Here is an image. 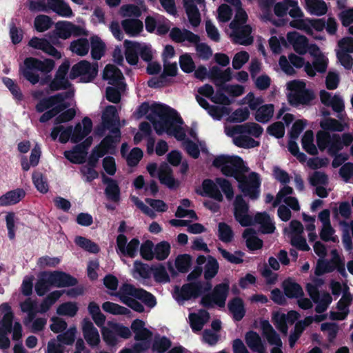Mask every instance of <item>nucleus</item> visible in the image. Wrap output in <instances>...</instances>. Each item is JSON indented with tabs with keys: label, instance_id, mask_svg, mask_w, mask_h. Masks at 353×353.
Returning <instances> with one entry per match:
<instances>
[{
	"label": "nucleus",
	"instance_id": "1",
	"mask_svg": "<svg viewBox=\"0 0 353 353\" xmlns=\"http://www.w3.org/2000/svg\"><path fill=\"white\" fill-rule=\"evenodd\" d=\"M137 118L145 116L152 123L157 134H166L174 137L181 141L182 146L187 153L194 159H197L200 150L205 151L204 143H196V132L192 128H185L181 118L170 107L160 103L141 104L135 112Z\"/></svg>",
	"mask_w": 353,
	"mask_h": 353
},
{
	"label": "nucleus",
	"instance_id": "2",
	"mask_svg": "<svg viewBox=\"0 0 353 353\" xmlns=\"http://www.w3.org/2000/svg\"><path fill=\"white\" fill-rule=\"evenodd\" d=\"M213 165L226 176H233L239 183V188L251 199H256L260 194L261 181L255 172L249 173L243 160L236 156L219 155L213 161Z\"/></svg>",
	"mask_w": 353,
	"mask_h": 353
},
{
	"label": "nucleus",
	"instance_id": "3",
	"mask_svg": "<svg viewBox=\"0 0 353 353\" xmlns=\"http://www.w3.org/2000/svg\"><path fill=\"white\" fill-rule=\"evenodd\" d=\"M72 96L73 92L69 90L40 101L36 105V110L39 112L49 110L41 115L39 121L44 123L54 117L57 123L72 120L76 114L74 109L70 108L73 103Z\"/></svg>",
	"mask_w": 353,
	"mask_h": 353
},
{
	"label": "nucleus",
	"instance_id": "4",
	"mask_svg": "<svg viewBox=\"0 0 353 353\" xmlns=\"http://www.w3.org/2000/svg\"><path fill=\"white\" fill-rule=\"evenodd\" d=\"M102 124L105 128L112 129L110 131V134L106 137L93 150L92 156L96 159L114 150L116 145L120 141L121 132L119 130L120 122L117 110L114 106L109 105L105 109L102 114Z\"/></svg>",
	"mask_w": 353,
	"mask_h": 353
},
{
	"label": "nucleus",
	"instance_id": "5",
	"mask_svg": "<svg viewBox=\"0 0 353 353\" xmlns=\"http://www.w3.org/2000/svg\"><path fill=\"white\" fill-rule=\"evenodd\" d=\"M225 134L232 139L233 143L240 148H252L259 145V142L252 137H259L263 128L256 123H247L242 125L225 124Z\"/></svg>",
	"mask_w": 353,
	"mask_h": 353
},
{
	"label": "nucleus",
	"instance_id": "6",
	"mask_svg": "<svg viewBox=\"0 0 353 353\" xmlns=\"http://www.w3.org/2000/svg\"><path fill=\"white\" fill-rule=\"evenodd\" d=\"M224 1L235 8L234 18L230 23V37L236 43L244 46L251 44L253 42V37L251 35L252 29L250 25L245 24L248 16L242 8L241 0Z\"/></svg>",
	"mask_w": 353,
	"mask_h": 353
},
{
	"label": "nucleus",
	"instance_id": "7",
	"mask_svg": "<svg viewBox=\"0 0 353 353\" xmlns=\"http://www.w3.org/2000/svg\"><path fill=\"white\" fill-rule=\"evenodd\" d=\"M110 294L117 296L121 302L138 312H143L144 307L137 299L141 300L150 307H153L157 304L152 294L130 284H123L117 293Z\"/></svg>",
	"mask_w": 353,
	"mask_h": 353
},
{
	"label": "nucleus",
	"instance_id": "8",
	"mask_svg": "<svg viewBox=\"0 0 353 353\" xmlns=\"http://www.w3.org/2000/svg\"><path fill=\"white\" fill-rule=\"evenodd\" d=\"M14 314L11 306L3 303L0 305V349L7 350L10 346L8 334H12V339L18 341L22 337V326L19 321L12 324Z\"/></svg>",
	"mask_w": 353,
	"mask_h": 353
},
{
	"label": "nucleus",
	"instance_id": "9",
	"mask_svg": "<svg viewBox=\"0 0 353 353\" xmlns=\"http://www.w3.org/2000/svg\"><path fill=\"white\" fill-rule=\"evenodd\" d=\"M248 206L241 196H237L234 201V216L236 220L242 225L248 226L254 223L261 226L263 233H272L275 230V226L270 216L266 213H259L254 220L248 215Z\"/></svg>",
	"mask_w": 353,
	"mask_h": 353
},
{
	"label": "nucleus",
	"instance_id": "10",
	"mask_svg": "<svg viewBox=\"0 0 353 353\" xmlns=\"http://www.w3.org/2000/svg\"><path fill=\"white\" fill-rule=\"evenodd\" d=\"M54 67V62L52 59H46L43 61L34 57L26 58L23 63L20 65V73L32 84L39 82V76L37 71L48 73Z\"/></svg>",
	"mask_w": 353,
	"mask_h": 353
},
{
	"label": "nucleus",
	"instance_id": "11",
	"mask_svg": "<svg viewBox=\"0 0 353 353\" xmlns=\"http://www.w3.org/2000/svg\"><path fill=\"white\" fill-rule=\"evenodd\" d=\"M286 95L289 103L294 107L307 105L314 98L312 91L307 88L303 80H292L286 83Z\"/></svg>",
	"mask_w": 353,
	"mask_h": 353
},
{
	"label": "nucleus",
	"instance_id": "12",
	"mask_svg": "<svg viewBox=\"0 0 353 353\" xmlns=\"http://www.w3.org/2000/svg\"><path fill=\"white\" fill-rule=\"evenodd\" d=\"M353 141L350 133H345L341 137L336 134H331L325 131H320L317 134V145L320 150H327L331 154H335L344 146L349 145Z\"/></svg>",
	"mask_w": 353,
	"mask_h": 353
},
{
	"label": "nucleus",
	"instance_id": "13",
	"mask_svg": "<svg viewBox=\"0 0 353 353\" xmlns=\"http://www.w3.org/2000/svg\"><path fill=\"white\" fill-rule=\"evenodd\" d=\"M219 188L225 193L228 199L232 198L234 193L230 183L227 180L221 178H217L215 181L204 180L202 183L201 190H197V192L201 196H208L220 202L223 200V195Z\"/></svg>",
	"mask_w": 353,
	"mask_h": 353
},
{
	"label": "nucleus",
	"instance_id": "14",
	"mask_svg": "<svg viewBox=\"0 0 353 353\" xmlns=\"http://www.w3.org/2000/svg\"><path fill=\"white\" fill-rule=\"evenodd\" d=\"M100 327L103 340L108 346L117 345L120 342L119 338L128 339L132 336L128 327L114 321H108L106 326Z\"/></svg>",
	"mask_w": 353,
	"mask_h": 353
},
{
	"label": "nucleus",
	"instance_id": "15",
	"mask_svg": "<svg viewBox=\"0 0 353 353\" xmlns=\"http://www.w3.org/2000/svg\"><path fill=\"white\" fill-rule=\"evenodd\" d=\"M330 255L331 259L330 261L325 260V259H319L315 269V274L320 276L337 270L342 276L346 277L347 274L345 268L343 258L335 249L330 252Z\"/></svg>",
	"mask_w": 353,
	"mask_h": 353
},
{
	"label": "nucleus",
	"instance_id": "16",
	"mask_svg": "<svg viewBox=\"0 0 353 353\" xmlns=\"http://www.w3.org/2000/svg\"><path fill=\"white\" fill-rule=\"evenodd\" d=\"M211 288L208 283L204 286L201 283H190L181 288L175 287L172 295L179 304L183 305L186 301L198 296L202 292L210 290Z\"/></svg>",
	"mask_w": 353,
	"mask_h": 353
},
{
	"label": "nucleus",
	"instance_id": "17",
	"mask_svg": "<svg viewBox=\"0 0 353 353\" xmlns=\"http://www.w3.org/2000/svg\"><path fill=\"white\" fill-rule=\"evenodd\" d=\"M98 72L97 63L90 64L88 61H81L72 68L70 73V79L80 78L82 82H90L96 76Z\"/></svg>",
	"mask_w": 353,
	"mask_h": 353
},
{
	"label": "nucleus",
	"instance_id": "18",
	"mask_svg": "<svg viewBox=\"0 0 353 353\" xmlns=\"http://www.w3.org/2000/svg\"><path fill=\"white\" fill-rule=\"evenodd\" d=\"M303 228L302 224L297 221H292L289 228L284 229L285 235L290 240L291 243L304 251L310 250V247L306 243L305 239L301 236Z\"/></svg>",
	"mask_w": 353,
	"mask_h": 353
},
{
	"label": "nucleus",
	"instance_id": "19",
	"mask_svg": "<svg viewBox=\"0 0 353 353\" xmlns=\"http://www.w3.org/2000/svg\"><path fill=\"white\" fill-rule=\"evenodd\" d=\"M256 328L259 329L268 343L273 346L272 349L281 350L283 343L279 335L274 330L272 325L267 320L260 319L254 323Z\"/></svg>",
	"mask_w": 353,
	"mask_h": 353
},
{
	"label": "nucleus",
	"instance_id": "20",
	"mask_svg": "<svg viewBox=\"0 0 353 353\" xmlns=\"http://www.w3.org/2000/svg\"><path fill=\"white\" fill-rule=\"evenodd\" d=\"M131 329L134 333L135 340L139 341L136 344H139L141 350H147L150 346L152 334L145 327V323L142 320L136 319L132 323Z\"/></svg>",
	"mask_w": 353,
	"mask_h": 353
},
{
	"label": "nucleus",
	"instance_id": "21",
	"mask_svg": "<svg viewBox=\"0 0 353 353\" xmlns=\"http://www.w3.org/2000/svg\"><path fill=\"white\" fill-rule=\"evenodd\" d=\"M228 290V283H223L216 285L211 296H205L202 299V304L207 307L213 306L214 305L223 307L225 303Z\"/></svg>",
	"mask_w": 353,
	"mask_h": 353
},
{
	"label": "nucleus",
	"instance_id": "22",
	"mask_svg": "<svg viewBox=\"0 0 353 353\" xmlns=\"http://www.w3.org/2000/svg\"><path fill=\"white\" fill-rule=\"evenodd\" d=\"M188 21L192 27H197L201 23V14L195 6L196 3L203 11H205V0H183Z\"/></svg>",
	"mask_w": 353,
	"mask_h": 353
},
{
	"label": "nucleus",
	"instance_id": "23",
	"mask_svg": "<svg viewBox=\"0 0 353 353\" xmlns=\"http://www.w3.org/2000/svg\"><path fill=\"white\" fill-rule=\"evenodd\" d=\"M139 248V241L133 239L128 242L127 238L123 234H119L117 239V252L119 254L134 258Z\"/></svg>",
	"mask_w": 353,
	"mask_h": 353
},
{
	"label": "nucleus",
	"instance_id": "24",
	"mask_svg": "<svg viewBox=\"0 0 353 353\" xmlns=\"http://www.w3.org/2000/svg\"><path fill=\"white\" fill-rule=\"evenodd\" d=\"M293 189L288 186L285 185L278 192L275 199L273 202V206L276 207L281 203L287 204L292 210L299 211L300 210L298 199L296 197L292 196Z\"/></svg>",
	"mask_w": 353,
	"mask_h": 353
},
{
	"label": "nucleus",
	"instance_id": "25",
	"mask_svg": "<svg viewBox=\"0 0 353 353\" xmlns=\"http://www.w3.org/2000/svg\"><path fill=\"white\" fill-rule=\"evenodd\" d=\"M92 143V138L89 137L80 145H77L72 150L65 151L64 152L65 157L73 163H81L86 157L87 148Z\"/></svg>",
	"mask_w": 353,
	"mask_h": 353
},
{
	"label": "nucleus",
	"instance_id": "26",
	"mask_svg": "<svg viewBox=\"0 0 353 353\" xmlns=\"http://www.w3.org/2000/svg\"><path fill=\"white\" fill-rule=\"evenodd\" d=\"M56 34L63 39L69 38L71 35H88L87 31L81 27L73 25L69 21H62L57 22L55 26Z\"/></svg>",
	"mask_w": 353,
	"mask_h": 353
},
{
	"label": "nucleus",
	"instance_id": "27",
	"mask_svg": "<svg viewBox=\"0 0 353 353\" xmlns=\"http://www.w3.org/2000/svg\"><path fill=\"white\" fill-rule=\"evenodd\" d=\"M28 46L39 50L45 52L46 54L52 56L56 59H61V54L59 52L48 40L45 38H39L37 37H32L28 43Z\"/></svg>",
	"mask_w": 353,
	"mask_h": 353
},
{
	"label": "nucleus",
	"instance_id": "28",
	"mask_svg": "<svg viewBox=\"0 0 353 353\" xmlns=\"http://www.w3.org/2000/svg\"><path fill=\"white\" fill-rule=\"evenodd\" d=\"M103 78L108 81L109 84L114 85L121 90H124L125 83L122 72L115 65L108 64L105 66Z\"/></svg>",
	"mask_w": 353,
	"mask_h": 353
},
{
	"label": "nucleus",
	"instance_id": "29",
	"mask_svg": "<svg viewBox=\"0 0 353 353\" xmlns=\"http://www.w3.org/2000/svg\"><path fill=\"white\" fill-rule=\"evenodd\" d=\"M50 284L55 288H66L76 285L77 280L61 271L48 272Z\"/></svg>",
	"mask_w": 353,
	"mask_h": 353
},
{
	"label": "nucleus",
	"instance_id": "30",
	"mask_svg": "<svg viewBox=\"0 0 353 353\" xmlns=\"http://www.w3.org/2000/svg\"><path fill=\"white\" fill-rule=\"evenodd\" d=\"M344 294L337 303V312L331 311L330 312V318L332 320H343L348 313V306L350 303V294L347 293L348 287L344 285Z\"/></svg>",
	"mask_w": 353,
	"mask_h": 353
},
{
	"label": "nucleus",
	"instance_id": "31",
	"mask_svg": "<svg viewBox=\"0 0 353 353\" xmlns=\"http://www.w3.org/2000/svg\"><path fill=\"white\" fill-rule=\"evenodd\" d=\"M309 54L313 57L312 67L315 71L319 72H325L328 59L326 56L321 51L319 48L314 44L310 45Z\"/></svg>",
	"mask_w": 353,
	"mask_h": 353
},
{
	"label": "nucleus",
	"instance_id": "32",
	"mask_svg": "<svg viewBox=\"0 0 353 353\" xmlns=\"http://www.w3.org/2000/svg\"><path fill=\"white\" fill-rule=\"evenodd\" d=\"M170 37L177 43L188 42L196 44L199 42L200 37L187 29L173 28L170 31Z\"/></svg>",
	"mask_w": 353,
	"mask_h": 353
},
{
	"label": "nucleus",
	"instance_id": "33",
	"mask_svg": "<svg viewBox=\"0 0 353 353\" xmlns=\"http://www.w3.org/2000/svg\"><path fill=\"white\" fill-rule=\"evenodd\" d=\"M288 42L292 46L293 49L299 54H305L309 52L307 39L296 32H291L287 34Z\"/></svg>",
	"mask_w": 353,
	"mask_h": 353
},
{
	"label": "nucleus",
	"instance_id": "34",
	"mask_svg": "<svg viewBox=\"0 0 353 353\" xmlns=\"http://www.w3.org/2000/svg\"><path fill=\"white\" fill-rule=\"evenodd\" d=\"M198 265L205 264L204 276L206 280L211 279L214 277L218 272L219 265L217 261L212 256H199L196 259Z\"/></svg>",
	"mask_w": 353,
	"mask_h": 353
},
{
	"label": "nucleus",
	"instance_id": "35",
	"mask_svg": "<svg viewBox=\"0 0 353 353\" xmlns=\"http://www.w3.org/2000/svg\"><path fill=\"white\" fill-rule=\"evenodd\" d=\"M82 331L85 341L90 345L97 346L100 343L99 332L90 320H83Z\"/></svg>",
	"mask_w": 353,
	"mask_h": 353
},
{
	"label": "nucleus",
	"instance_id": "36",
	"mask_svg": "<svg viewBox=\"0 0 353 353\" xmlns=\"http://www.w3.org/2000/svg\"><path fill=\"white\" fill-rule=\"evenodd\" d=\"M70 67L68 61H65L59 68L56 77L51 82L50 87L51 90H56L61 88H66L69 86V82L65 79V75Z\"/></svg>",
	"mask_w": 353,
	"mask_h": 353
},
{
	"label": "nucleus",
	"instance_id": "37",
	"mask_svg": "<svg viewBox=\"0 0 353 353\" xmlns=\"http://www.w3.org/2000/svg\"><path fill=\"white\" fill-rule=\"evenodd\" d=\"M92 129V121L85 117L81 123H77L74 128H72V142L77 143L84 139Z\"/></svg>",
	"mask_w": 353,
	"mask_h": 353
},
{
	"label": "nucleus",
	"instance_id": "38",
	"mask_svg": "<svg viewBox=\"0 0 353 353\" xmlns=\"http://www.w3.org/2000/svg\"><path fill=\"white\" fill-rule=\"evenodd\" d=\"M196 101L202 108L208 110V114L214 119L220 120L221 117L229 115L230 112V109L228 107L210 105L208 102L201 97L197 96Z\"/></svg>",
	"mask_w": 353,
	"mask_h": 353
},
{
	"label": "nucleus",
	"instance_id": "39",
	"mask_svg": "<svg viewBox=\"0 0 353 353\" xmlns=\"http://www.w3.org/2000/svg\"><path fill=\"white\" fill-rule=\"evenodd\" d=\"M321 101L327 106L332 108L336 112H341L344 110V102L341 96L338 94L332 95L325 90L320 92Z\"/></svg>",
	"mask_w": 353,
	"mask_h": 353
},
{
	"label": "nucleus",
	"instance_id": "40",
	"mask_svg": "<svg viewBox=\"0 0 353 353\" xmlns=\"http://www.w3.org/2000/svg\"><path fill=\"white\" fill-rule=\"evenodd\" d=\"M198 92L201 95L210 98L211 101L215 103L229 105L231 103V101L228 97L219 91L214 94V89L212 86L209 84H205L200 87L198 89Z\"/></svg>",
	"mask_w": 353,
	"mask_h": 353
},
{
	"label": "nucleus",
	"instance_id": "41",
	"mask_svg": "<svg viewBox=\"0 0 353 353\" xmlns=\"http://www.w3.org/2000/svg\"><path fill=\"white\" fill-rule=\"evenodd\" d=\"M50 8L59 15L63 17H70L72 12L69 6L63 0H48ZM72 2L82 5L83 0H71Z\"/></svg>",
	"mask_w": 353,
	"mask_h": 353
},
{
	"label": "nucleus",
	"instance_id": "42",
	"mask_svg": "<svg viewBox=\"0 0 353 353\" xmlns=\"http://www.w3.org/2000/svg\"><path fill=\"white\" fill-rule=\"evenodd\" d=\"M26 195L23 189L10 190L0 196V206H9L18 203Z\"/></svg>",
	"mask_w": 353,
	"mask_h": 353
},
{
	"label": "nucleus",
	"instance_id": "43",
	"mask_svg": "<svg viewBox=\"0 0 353 353\" xmlns=\"http://www.w3.org/2000/svg\"><path fill=\"white\" fill-rule=\"evenodd\" d=\"M19 306L21 312L27 314V317L24 319L23 323L28 325L39 313V305L36 300L28 298L21 302Z\"/></svg>",
	"mask_w": 353,
	"mask_h": 353
},
{
	"label": "nucleus",
	"instance_id": "44",
	"mask_svg": "<svg viewBox=\"0 0 353 353\" xmlns=\"http://www.w3.org/2000/svg\"><path fill=\"white\" fill-rule=\"evenodd\" d=\"M146 10V8L143 1L139 0L137 5L126 4L120 8V14L123 17H140L143 12Z\"/></svg>",
	"mask_w": 353,
	"mask_h": 353
},
{
	"label": "nucleus",
	"instance_id": "45",
	"mask_svg": "<svg viewBox=\"0 0 353 353\" xmlns=\"http://www.w3.org/2000/svg\"><path fill=\"white\" fill-rule=\"evenodd\" d=\"M338 117L342 121L340 122L334 119L325 118L320 122V126L325 130L341 132L348 128V123L345 122L343 115H339Z\"/></svg>",
	"mask_w": 353,
	"mask_h": 353
},
{
	"label": "nucleus",
	"instance_id": "46",
	"mask_svg": "<svg viewBox=\"0 0 353 353\" xmlns=\"http://www.w3.org/2000/svg\"><path fill=\"white\" fill-rule=\"evenodd\" d=\"M128 145L127 143H123L121 148V153L125 158L127 163L130 166H135L138 164L143 157V151L139 148H133L128 153Z\"/></svg>",
	"mask_w": 353,
	"mask_h": 353
},
{
	"label": "nucleus",
	"instance_id": "47",
	"mask_svg": "<svg viewBox=\"0 0 353 353\" xmlns=\"http://www.w3.org/2000/svg\"><path fill=\"white\" fill-rule=\"evenodd\" d=\"M125 32L130 37H137L143 31V25L138 19H126L121 22Z\"/></svg>",
	"mask_w": 353,
	"mask_h": 353
},
{
	"label": "nucleus",
	"instance_id": "48",
	"mask_svg": "<svg viewBox=\"0 0 353 353\" xmlns=\"http://www.w3.org/2000/svg\"><path fill=\"white\" fill-rule=\"evenodd\" d=\"M305 9L312 15L320 17L325 15L328 10L323 0H305Z\"/></svg>",
	"mask_w": 353,
	"mask_h": 353
},
{
	"label": "nucleus",
	"instance_id": "49",
	"mask_svg": "<svg viewBox=\"0 0 353 353\" xmlns=\"http://www.w3.org/2000/svg\"><path fill=\"white\" fill-rule=\"evenodd\" d=\"M72 127L65 125H57L52 128L50 133L52 139L56 140L59 138L61 143H67L69 140L72 141Z\"/></svg>",
	"mask_w": 353,
	"mask_h": 353
},
{
	"label": "nucleus",
	"instance_id": "50",
	"mask_svg": "<svg viewBox=\"0 0 353 353\" xmlns=\"http://www.w3.org/2000/svg\"><path fill=\"white\" fill-rule=\"evenodd\" d=\"M245 341L252 351L258 352L266 349L261 336L254 331L248 332L245 335Z\"/></svg>",
	"mask_w": 353,
	"mask_h": 353
},
{
	"label": "nucleus",
	"instance_id": "51",
	"mask_svg": "<svg viewBox=\"0 0 353 353\" xmlns=\"http://www.w3.org/2000/svg\"><path fill=\"white\" fill-rule=\"evenodd\" d=\"M209 315L205 310H199L197 313H190L189 320L193 331H200L208 321Z\"/></svg>",
	"mask_w": 353,
	"mask_h": 353
},
{
	"label": "nucleus",
	"instance_id": "52",
	"mask_svg": "<svg viewBox=\"0 0 353 353\" xmlns=\"http://www.w3.org/2000/svg\"><path fill=\"white\" fill-rule=\"evenodd\" d=\"M124 47L126 61L130 65H136L139 61L138 42L125 40Z\"/></svg>",
	"mask_w": 353,
	"mask_h": 353
},
{
	"label": "nucleus",
	"instance_id": "53",
	"mask_svg": "<svg viewBox=\"0 0 353 353\" xmlns=\"http://www.w3.org/2000/svg\"><path fill=\"white\" fill-rule=\"evenodd\" d=\"M210 77L214 80L216 85L218 87H221L223 83L230 81L232 78L230 68L221 70L216 67L212 68L210 72Z\"/></svg>",
	"mask_w": 353,
	"mask_h": 353
},
{
	"label": "nucleus",
	"instance_id": "54",
	"mask_svg": "<svg viewBox=\"0 0 353 353\" xmlns=\"http://www.w3.org/2000/svg\"><path fill=\"white\" fill-rule=\"evenodd\" d=\"M158 176L161 183L170 188H174L178 185V182L173 178L172 170L167 164L162 165L159 168Z\"/></svg>",
	"mask_w": 353,
	"mask_h": 353
},
{
	"label": "nucleus",
	"instance_id": "55",
	"mask_svg": "<svg viewBox=\"0 0 353 353\" xmlns=\"http://www.w3.org/2000/svg\"><path fill=\"white\" fill-rule=\"evenodd\" d=\"M64 292V290H54L49 293L39 305V313L48 312Z\"/></svg>",
	"mask_w": 353,
	"mask_h": 353
},
{
	"label": "nucleus",
	"instance_id": "56",
	"mask_svg": "<svg viewBox=\"0 0 353 353\" xmlns=\"http://www.w3.org/2000/svg\"><path fill=\"white\" fill-rule=\"evenodd\" d=\"M79 309V304L77 302L67 301L59 304L56 312L59 316L74 317L77 314Z\"/></svg>",
	"mask_w": 353,
	"mask_h": 353
},
{
	"label": "nucleus",
	"instance_id": "57",
	"mask_svg": "<svg viewBox=\"0 0 353 353\" xmlns=\"http://www.w3.org/2000/svg\"><path fill=\"white\" fill-rule=\"evenodd\" d=\"M52 287L50 284L48 276V272H41L38 275L37 281L35 283L34 289L37 295L43 296Z\"/></svg>",
	"mask_w": 353,
	"mask_h": 353
},
{
	"label": "nucleus",
	"instance_id": "58",
	"mask_svg": "<svg viewBox=\"0 0 353 353\" xmlns=\"http://www.w3.org/2000/svg\"><path fill=\"white\" fill-rule=\"evenodd\" d=\"M288 59L292 65V66L301 68L304 66V70L307 74L310 77L315 76V71L310 62H305L303 57H299L294 53H291L288 55Z\"/></svg>",
	"mask_w": 353,
	"mask_h": 353
},
{
	"label": "nucleus",
	"instance_id": "59",
	"mask_svg": "<svg viewBox=\"0 0 353 353\" xmlns=\"http://www.w3.org/2000/svg\"><path fill=\"white\" fill-rule=\"evenodd\" d=\"M283 288L286 296L289 298H296L303 295L302 288L292 280H286L283 283Z\"/></svg>",
	"mask_w": 353,
	"mask_h": 353
},
{
	"label": "nucleus",
	"instance_id": "60",
	"mask_svg": "<svg viewBox=\"0 0 353 353\" xmlns=\"http://www.w3.org/2000/svg\"><path fill=\"white\" fill-rule=\"evenodd\" d=\"M229 310L236 321H240L245 315V310L242 299L235 298L228 304Z\"/></svg>",
	"mask_w": 353,
	"mask_h": 353
},
{
	"label": "nucleus",
	"instance_id": "61",
	"mask_svg": "<svg viewBox=\"0 0 353 353\" xmlns=\"http://www.w3.org/2000/svg\"><path fill=\"white\" fill-rule=\"evenodd\" d=\"M274 107L272 104H265L259 106L255 112V119L259 122H267L273 116Z\"/></svg>",
	"mask_w": 353,
	"mask_h": 353
},
{
	"label": "nucleus",
	"instance_id": "62",
	"mask_svg": "<svg viewBox=\"0 0 353 353\" xmlns=\"http://www.w3.org/2000/svg\"><path fill=\"white\" fill-rule=\"evenodd\" d=\"M91 42V54L93 59L99 60L104 54L105 45L102 40L97 36H93L90 38Z\"/></svg>",
	"mask_w": 353,
	"mask_h": 353
},
{
	"label": "nucleus",
	"instance_id": "63",
	"mask_svg": "<svg viewBox=\"0 0 353 353\" xmlns=\"http://www.w3.org/2000/svg\"><path fill=\"white\" fill-rule=\"evenodd\" d=\"M102 309L105 312L113 315H126L130 316V314H131L130 310L110 301L104 302L102 304Z\"/></svg>",
	"mask_w": 353,
	"mask_h": 353
},
{
	"label": "nucleus",
	"instance_id": "64",
	"mask_svg": "<svg viewBox=\"0 0 353 353\" xmlns=\"http://www.w3.org/2000/svg\"><path fill=\"white\" fill-rule=\"evenodd\" d=\"M17 25L19 21L17 19H12L9 23V35L13 44L19 43L23 38V30Z\"/></svg>",
	"mask_w": 353,
	"mask_h": 353
}]
</instances>
